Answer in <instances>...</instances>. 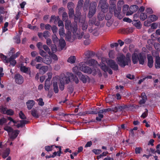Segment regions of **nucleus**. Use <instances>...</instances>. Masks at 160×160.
Segmentation results:
<instances>
[{"mask_svg":"<svg viewBox=\"0 0 160 160\" xmlns=\"http://www.w3.org/2000/svg\"><path fill=\"white\" fill-rule=\"evenodd\" d=\"M88 62L89 65L91 66H94L98 63L97 61L94 59L89 60L88 61Z\"/></svg>","mask_w":160,"mask_h":160,"instance_id":"obj_34","label":"nucleus"},{"mask_svg":"<svg viewBox=\"0 0 160 160\" xmlns=\"http://www.w3.org/2000/svg\"><path fill=\"white\" fill-rule=\"evenodd\" d=\"M69 77L70 78V80H71L72 81L75 82L76 84H78L79 83V80L78 77L72 73H69Z\"/></svg>","mask_w":160,"mask_h":160,"instance_id":"obj_20","label":"nucleus"},{"mask_svg":"<svg viewBox=\"0 0 160 160\" xmlns=\"http://www.w3.org/2000/svg\"><path fill=\"white\" fill-rule=\"evenodd\" d=\"M124 4V1L123 0H119L117 3V5L118 7V10H121V7Z\"/></svg>","mask_w":160,"mask_h":160,"instance_id":"obj_38","label":"nucleus"},{"mask_svg":"<svg viewBox=\"0 0 160 160\" xmlns=\"http://www.w3.org/2000/svg\"><path fill=\"white\" fill-rule=\"evenodd\" d=\"M101 68L103 71L105 72H106L108 71L107 70L109 68L105 64H104V65H102L101 66Z\"/></svg>","mask_w":160,"mask_h":160,"instance_id":"obj_52","label":"nucleus"},{"mask_svg":"<svg viewBox=\"0 0 160 160\" xmlns=\"http://www.w3.org/2000/svg\"><path fill=\"white\" fill-rule=\"evenodd\" d=\"M148 66L150 68H152L153 66V61L152 57L150 55H147Z\"/></svg>","mask_w":160,"mask_h":160,"instance_id":"obj_15","label":"nucleus"},{"mask_svg":"<svg viewBox=\"0 0 160 160\" xmlns=\"http://www.w3.org/2000/svg\"><path fill=\"white\" fill-rule=\"evenodd\" d=\"M10 152V149L9 148H7L3 152H2V157L3 158H5L8 156Z\"/></svg>","mask_w":160,"mask_h":160,"instance_id":"obj_25","label":"nucleus"},{"mask_svg":"<svg viewBox=\"0 0 160 160\" xmlns=\"http://www.w3.org/2000/svg\"><path fill=\"white\" fill-rule=\"evenodd\" d=\"M80 69L83 72L88 74H91L92 71V69L88 66H82L80 67Z\"/></svg>","mask_w":160,"mask_h":160,"instance_id":"obj_13","label":"nucleus"},{"mask_svg":"<svg viewBox=\"0 0 160 160\" xmlns=\"http://www.w3.org/2000/svg\"><path fill=\"white\" fill-rule=\"evenodd\" d=\"M155 21H145L144 22V25L145 26L148 27L150 26L151 23Z\"/></svg>","mask_w":160,"mask_h":160,"instance_id":"obj_57","label":"nucleus"},{"mask_svg":"<svg viewBox=\"0 0 160 160\" xmlns=\"http://www.w3.org/2000/svg\"><path fill=\"white\" fill-rule=\"evenodd\" d=\"M20 124H21L22 128L25 126V124H27L29 122V121L24 119L20 121Z\"/></svg>","mask_w":160,"mask_h":160,"instance_id":"obj_41","label":"nucleus"},{"mask_svg":"<svg viewBox=\"0 0 160 160\" xmlns=\"http://www.w3.org/2000/svg\"><path fill=\"white\" fill-rule=\"evenodd\" d=\"M86 17V14L81 15V13L79 11H77L74 15V20H85Z\"/></svg>","mask_w":160,"mask_h":160,"instance_id":"obj_9","label":"nucleus"},{"mask_svg":"<svg viewBox=\"0 0 160 160\" xmlns=\"http://www.w3.org/2000/svg\"><path fill=\"white\" fill-rule=\"evenodd\" d=\"M48 67L47 66H42L40 67L39 72L42 74H44L48 71Z\"/></svg>","mask_w":160,"mask_h":160,"instance_id":"obj_26","label":"nucleus"},{"mask_svg":"<svg viewBox=\"0 0 160 160\" xmlns=\"http://www.w3.org/2000/svg\"><path fill=\"white\" fill-rule=\"evenodd\" d=\"M53 145L47 146L45 147L46 151L47 152L51 151L52 150V147Z\"/></svg>","mask_w":160,"mask_h":160,"instance_id":"obj_51","label":"nucleus"},{"mask_svg":"<svg viewBox=\"0 0 160 160\" xmlns=\"http://www.w3.org/2000/svg\"><path fill=\"white\" fill-rule=\"evenodd\" d=\"M92 152L96 155H98L102 152V151L100 149H94L92 150Z\"/></svg>","mask_w":160,"mask_h":160,"instance_id":"obj_60","label":"nucleus"},{"mask_svg":"<svg viewBox=\"0 0 160 160\" xmlns=\"http://www.w3.org/2000/svg\"><path fill=\"white\" fill-rule=\"evenodd\" d=\"M15 59L14 58L11 56L9 58H8V63L9 62L10 66H11L12 67L15 66L17 63V61L15 60Z\"/></svg>","mask_w":160,"mask_h":160,"instance_id":"obj_18","label":"nucleus"},{"mask_svg":"<svg viewBox=\"0 0 160 160\" xmlns=\"http://www.w3.org/2000/svg\"><path fill=\"white\" fill-rule=\"evenodd\" d=\"M155 66L156 69L160 68V57L159 56L156 58Z\"/></svg>","mask_w":160,"mask_h":160,"instance_id":"obj_24","label":"nucleus"},{"mask_svg":"<svg viewBox=\"0 0 160 160\" xmlns=\"http://www.w3.org/2000/svg\"><path fill=\"white\" fill-rule=\"evenodd\" d=\"M51 49L52 52L54 53L57 51V48L56 46L54 44H52L51 45Z\"/></svg>","mask_w":160,"mask_h":160,"instance_id":"obj_53","label":"nucleus"},{"mask_svg":"<svg viewBox=\"0 0 160 160\" xmlns=\"http://www.w3.org/2000/svg\"><path fill=\"white\" fill-rule=\"evenodd\" d=\"M132 61L134 64L137 63L138 61V54L134 53L132 55Z\"/></svg>","mask_w":160,"mask_h":160,"instance_id":"obj_21","label":"nucleus"},{"mask_svg":"<svg viewBox=\"0 0 160 160\" xmlns=\"http://www.w3.org/2000/svg\"><path fill=\"white\" fill-rule=\"evenodd\" d=\"M147 17V15L144 13H141L140 15V19L142 20H145Z\"/></svg>","mask_w":160,"mask_h":160,"instance_id":"obj_47","label":"nucleus"},{"mask_svg":"<svg viewBox=\"0 0 160 160\" xmlns=\"http://www.w3.org/2000/svg\"><path fill=\"white\" fill-rule=\"evenodd\" d=\"M79 25L82 27L83 30H85L88 27V22H86V21H78Z\"/></svg>","mask_w":160,"mask_h":160,"instance_id":"obj_16","label":"nucleus"},{"mask_svg":"<svg viewBox=\"0 0 160 160\" xmlns=\"http://www.w3.org/2000/svg\"><path fill=\"white\" fill-rule=\"evenodd\" d=\"M117 59L118 64L122 68H124L126 65H128L129 62H130V60L129 58H126L123 55L117 57Z\"/></svg>","mask_w":160,"mask_h":160,"instance_id":"obj_3","label":"nucleus"},{"mask_svg":"<svg viewBox=\"0 0 160 160\" xmlns=\"http://www.w3.org/2000/svg\"><path fill=\"white\" fill-rule=\"evenodd\" d=\"M4 129L7 131L8 133L12 132L13 130L12 127L8 126H5L4 128Z\"/></svg>","mask_w":160,"mask_h":160,"instance_id":"obj_39","label":"nucleus"},{"mask_svg":"<svg viewBox=\"0 0 160 160\" xmlns=\"http://www.w3.org/2000/svg\"><path fill=\"white\" fill-rule=\"evenodd\" d=\"M38 104L39 105L41 106H42L44 105V103L43 102V99L42 98H39L38 99Z\"/></svg>","mask_w":160,"mask_h":160,"instance_id":"obj_61","label":"nucleus"},{"mask_svg":"<svg viewBox=\"0 0 160 160\" xmlns=\"http://www.w3.org/2000/svg\"><path fill=\"white\" fill-rule=\"evenodd\" d=\"M7 122V120L4 118L0 119V125H2L4 123Z\"/></svg>","mask_w":160,"mask_h":160,"instance_id":"obj_63","label":"nucleus"},{"mask_svg":"<svg viewBox=\"0 0 160 160\" xmlns=\"http://www.w3.org/2000/svg\"><path fill=\"white\" fill-rule=\"evenodd\" d=\"M52 39L54 44H56L58 41V38L57 36L55 34L52 36Z\"/></svg>","mask_w":160,"mask_h":160,"instance_id":"obj_42","label":"nucleus"},{"mask_svg":"<svg viewBox=\"0 0 160 160\" xmlns=\"http://www.w3.org/2000/svg\"><path fill=\"white\" fill-rule=\"evenodd\" d=\"M104 24L103 21H88V31L95 36H98L99 34L98 29L95 28V26L103 27Z\"/></svg>","mask_w":160,"mask_h":160,"instance_id":"obj_1","label":"nucleus"},{"mask_svg":"<svg viewBox=\"0 0 160 160\" xmlns=\"http://www.w3.org/2000/svg\"><path fill=\"white\" fill-rule=\"evenodd\" d=\"M113 10L114 11V16L115 17H117L119 19H121L122 18L123 16L121 15L120 14V10H118V11H117V10H115V9Z\"/></svg>","mask_w":160,"mask_h":160,"instance_id":"obj_30","label":"nucleus"},{"mask_svg":"<svg viewBox=\"0 0 160 160\" xmlns=\"http://www.w3.org/2000/svg\"><path fill=\"white\" fill-rule=\"evenodd\" d=\"M139 106L136 105L128 104V110L133 111L135 109L138 108Z\"/></svg>","mask_w":160,"mask_h":160,"instance_id":"obj_29","label":"nucleus"},{"mask_svg":"<svg viewBox=\"0 0 160 160\" xmlns=\"http://www.w3.org/2000/svg\"><path fill=\"white\" fill-rule=\"evenodd\" d=\"M116 0H110V3L111 4V7L109 8L110 12H111L112 10H114L116 7Z\"/></svg>","mask_w":160,"mask_h":160,"instance_id":"obj_23","label":"nucleus"},{"mask_svg":"<svg viewBox=\"0 0 160 160\" xmlns=\"http://www.w3.org/2000/svg\"><path fill=\"white\" fill-rule=\"evenodd\" d=\"M129 23L132 22V24L137 29H140L142 28V24L140 21H124Z\"/></svg>","mask_w":160,"mask_h":160,"instance_id":"obj_11","label":"nucleus"},{"mask_svg":"<svg viewBox=\"0 0 160 160\" xmlns=\"http://www.w3.org/2000/svg\"><path fill=\"white\" fill-rule=\"evenodd\" d=\"M42 48L46 52H47L50 55L51 54V52L50 50L47 45H43L42 46Z\"/></svg>","mask_w":160,"mask_h":160,"instance_id":"obj_40","label":"nucleus"},{"mask_svg":"<svg viewBox=\"0 0 160 160\" xmlns=\"http://www.w3.org/2000/svg\"><path fill=\"white\" fill-rule=\"evenodd\" d=\"M74 14V11L73 9H69L68 14L70 18L72 17Z\"/></svg>","mask_w":160,"mask_h":160,"instance_id":"obj_55","label":"nucleus"},{"mask_svg":"<svg viewBox=\"0 0 160 160\" xmlns=\"http://www.w3.org/2000/svg\"><path fill=\"white\" fill-rule=\"evenodd\" d=\"M1 58L4 63H8V58L7 57L2 53L0 54Z\"/></svg>","mask_w":160,"mask_h":160,"instance_id":"obj_37","label":"nucleus"},{"mask_svg":"<svg viewBox=\"0 0 160 160\" xmlns=\"http://www.w3.org/2000/svg\"><path fill=\"white\" fill-rule=\"evenodd\" d=\"M107 0H100L99 1V6L100 7L102 12H106L108 9V4L107 3Z\"/></svg>","mask_w":160,"mask_h":160,"instance_id":"obj_5","label":"nucleus"},{"mask_svg":"<svg viewBox=\"0 0 160 160\" xmlns=\"http://www.w3.org/2000/svg\"><path fill=\"white\" fill-rule=\"evenodd\" d=\"M49 36L50 32L48 31H45L43 33V36L45 39H47Z\"/></svg>","mask_w":160,"mask_h":160,"instance_id":"obj_49","label":"nucleus"},{"mask_svg":"<svg viewBox=\"0 0 160 160\" xmlns=\"http://www.w3.org/2000/svg\"><path fill=\"white\" fill-rule=\"evenodd\" d=\"M70 82V78L69 77L66 76L65 74H63L60 76V83H65L66 84Z\"/></svg>","mask_w":160,"mask_h":160,"instance_id":"obj_10","label":"nucleus"},{"mask_svg":"<svg viewBox=\"0 0 160 160\" xmlns=\"http://www.w3.org/2000/svg\"><path fill=\"white\" fill-rule=\"evenodd\" d=\"M97 6V3L95 2H93L90 3L89 8V12L88 15L89 18L92 17L95 13L96 11Z\"/></svg>","mask_w":160,"mask_h":160,"instance_id":"obj_4","label":"nucleus"},{"mask_svg":"<svg viewBox=\"0 0 160 160\" xmlns=\"http://www.w3.org/2000/svg\"><path fill=\"white\" fill-rule=\"evenodd\" d=\"M146 58V56L142 53L138 54V61L140 64L143 65L144 63V60Z\"/></svg>","mask_w":160,"mask_h":160,"instance_id":"obj_14","label":"nucleus"},{"mask_svg":"<svg viewBox=\"0 0 160 160\" xmlns=\"http://www.w3.org/2000/svg\"><path fill=\"white\" fill-rule=\"evenodd\" d=\"M74 4L72 2H68V3L67 7L68 10L71 9H73V8L74 7Z\"/></svg>","mask_w":160,"mask_h":160,"instance_id":"obj_54","label":"nucleus"},{"mask_svg":"<svg viewBox=\"0 0 160 160\" xmlns=\"http://www.w3.org/2000/svg\"><path fill=\"white\" fill-rule=\"evenodd\" d=\"M76 58L75 56H71L68 59L67 61L71 63H73L75 62Z\"/></svg>","mask_w":160,"mask_h":160,"instance_id":"obj_35","label":"nucleus"},{"mask_svg":"<svg viewBox=\"0 0 160 160\" xmlns=\"http://www.w3.org/2000/svg\"><path fill=\"white\" fill-rule=\"evenodd\" d=\"M62 20H67L68 18V15L67 13L64 12L62 14Z\"/></svg>","mask_w":160,"mask_h":160,"instance_id":"obj_58","label":"nucleus"},{"mask_svg":"<svg viewBox=\"0 0 160 160\" xmlns=\"http://www.w3.org/2000/svg\"><path fill=\"white\" fill-rule=\"evenodd\" d=\"M59 33L61 37H63L65 36V33L64 32V28L61 27L59 29Z\"/></svg>","mask_w":160,"mask_h":160,"instance_id":"obj_43","label":"nucleus"},{"mask_svg":"<svg viewBox=\"0 0 160 160\" xmlns=\"http://www.w3.org/2000/svg\"><path fill=\"white\" fill-rule=\"evenodd\" d=\"M141 98L142 99L140 100L139 102L140 104L142 105L144 104L146 102L147 99V97L145 92H142L141 94Z\"/></svg>","mask_w":160,"mask_h":160,"instance_id":"obj_17","label":"nucleus"},{"mask_svg":"<svg viewBox=\"0 0 160 160\" xmlns=\"http://www.w3.org/2000/svg\"><path fill=\"white\" fill-rule=\"evenodd\" d=\"M98 117H97L96 118V119L98 121H101V119L103 117V115L102 113H99L98 112Z\"/></svg>","mask_w":160,"mask_h":160,"instance_id":"obj_45","label":"nucleus"},{"mask_svg":"<svg viewBox=\"0 0 160 160\" xmlns=\"http://www.w3.org/2000/svg\"><path fill=\"white\" fill-rule=\"evenodd\" d=\"M65 45V41L63 39H60V40H59V45L60 47L61 50L63 49Z\"/></svg>","mask_w":160,"mask_h":160,"instance_id":"obj_28","label":"nucleus"},{"mask_svg":"<svg viewBox=\"0 0 160 160\" xmlns=\"http://www.w3.org/2000/svg\"><path fill=\"white\" fill-rule=\"evenodd\" d=\"M87 54L88 57H90L94 56L95 54V53L93 52L88 51H87Z\"/></svg>","mask_w":160,"mask_h":160,"instance_id":"obj_62","label":"nucleus"},{"mask_svg":"<svg viewBox=\"0 0 160 160\" xmlns=\"http://www.w3.org/2000/svg\"><path fill=\"white\" fill-rule=\"evenodd\" d=\"M8 22H6L4 24V26L2 27V32H4L8 30V28L7 27H8Z\"/></svg>","mask_w":160,"mask_h":160,"instance_id":"obj_48","label":"nucleus"},{"mask_svg":"<svg viewBox=\"0 0 160 160\" xmlns=\"http://www.w3.org/2000/svg\"><path fill=\"white\" fill-rule=\"evenodd\" d=\"M89 2V0H86L85 1L84 4V9L85 8L86 10L87 9L88 6Z\"/></svg>","mask_w":160,"mask_h":160,"instance_id":"obj_56","label":"nucleus"},{"mask_svg":"<svg viewBox=\"0 0 160 160\" xmlns=\"http://www.w3.org/2000/svg\"><path fill=\"white\" fill-rule=\"evenodd\" d=\"M31 112V114L33 117L36 118H38L39 117L37 110L33 108Z\"/></svg>","mask_w":160,"mask_h":160,"instance_id":"obj_27","label":"nucleus"},{"mask_svg":"<svg viewBox=\"0 0 160 160\" xmlns=\"http://www.w3.org/2000/svg\"><path fill=\"white\" fill-rule=\"evenodd\" d=\"M35 104V102L33 100H29L26 102L27 108L29 110H31Z\"/></svg>","mask_w":160,"mask_h":160,"instance_id":"obj_19","label":"nucleus"},{"mask_svg":"<svg viewBox=\"0 0 160 160\" xmlns=\"http://www.w3.org/2000/svg\"><path fill=\"white\" fill-rule=\"evenodd\" d=\"M34 61H36L37 62H43V58L39 56H37L34 59Z\"/></svg>","mask_w":160,"mask_h":160,"instance_id":"obj_46","label":"nucleus"},{"mask_svg":"<svg viewBox=\"0 0 160 160\" xmlns=\"http://www.w3.org/2000/svg\"><path fill=\"white\" fill-rule=\"evenodd\" d=\"M77 75L80 80L84 83H86L88 80L90 81V79L88 76L86 75L82 74L81 72H78L77 73Z\"/></svg>","mask_w":160,"mask_h":160,"instance_id":"obj_7","label":"nucleus"},{"mask_svg":"<svg viewBox=\"0 0 160 160\" xmlns=\"http://www.w3.org/2000/svg\"><path fill=\"white\" fill-rule=\"evenodd\" d=\"M108 65L114 71H117L118 70V66L116 62L112 59L109 60L107 62Z\"/></svg>","mask_w":160,"mask_h":160,"instance_id":"obj_6","label":"nucleus"},{"mask_svg":"<svg viewBox=\"0 0 160 160\" xmlns=\"http://www.w3.org/2000/svg\"><path fill=\"white\" fill-rule=\"evenodd\" d=\"M14 78L16 82L18 84H21L23 83L24 81L23 77L19 74H16Z\"/></svg>","mask_w":160,"mask_h":160,"instance_id":"obj_8","label":"nucleus"},{"mask_svg":"<svg viewBox=\"0 0 160 160\" xmlns=\"http://www.w3.org/2000/svg\"><path fill=\"white\" fill-rule=\"evenodd\" d=\"M134 28H128L123 29L122 32L123 33L128 34L132 32Z\"/></svg>","mask_w":160,"mask_h":160,"instance_id":"obj_22","label":"nucleus"},{"mask_svg":"<svg viewBox=\"0 0 160 160\" xmlns=\"http://www.w3.org/2000/svg\"><path fill=\"white\" fill-rule=\"evenodd\" d=\"M6 114H7V115H12L13 114L14 112L12 110L9 109L6 111Z\"/></svg>","mask_w":160,"mask_h":160,"instance_id":"obj_64","label":"nucleus"},{"mask_svg":"<svg viewBox=\"0 0 160 160\" xmlns=\"http://www.w3.org/2000/svg\"><path fill=\"white\" fill-rule=\"evenodd\" d=\"M103 12L99 13L98 16V20H103L104 18L105 15Z\"/></svg>","mask_w":160,"mask_h":160,"instance_id":"obj_36","label":"nucleus"},{"mask_svg":"<svg viewBox=\"0 0 160 160\" xmlns=\"http://www.w3.org/2000/svg\"><path fill=\"white\" fill-rule=\"evenodd\" d=\"M53 91L55 93H57L58 92V88L57 82H54L53 83Z\"/></svg>","mask_w":160,"mask_h":160,"instance_id":"obj_31","label":"nucleus"},{"mask_svg":"<svg viewBox=\"0 0 160 160\" xmlns=\"http://www.w3.org/2000/svg\"><path fill=\"white\" fill-rule=\"evenodd\" d=\"M19 117L21 119H25L27 118L26 117L22 111H20L19 113Z\"/></svg>","mask_w":160,"mask_h":160,"instance_id":"obj_44","label":"nucleus"},{"mask_svg":"<svg viewBox=\"0 0 160 160\" xmlns=\"http://www.w3.org/2000/svg\"><path fill=\"white\" fill-rule=\"evenodd\" d=\"M138 8V7L137 5H133L130 7V11H128L126 12L127 15H132L134 12H135Z\"/></svg>","mask_w":160,"mask_h":160,"instance_id":"obj_12","label":"nucleus"},{"mask_svg":"<svg viewBox=\"0 0 160 160\" xmlns=\"http://www.w3.org/2000/svg\"><path fill=\"white\" fill-rule=\"evenodd\" d=\"M18 132V131H14L12 132V133L10 136V138L14 139L16 138L19 134Z\"/></svg>","mask_w":160,"mask_h":160,"instance_id":"obj_32","label":"nucleus"},{"mask_svg":"<svg viewBox=\"0 0 160 160\" xmlns=\"http://www.w3.org/2000/svg\"><path fill=\"white\" fill-rule=\"evenodd\" d=\"M50 82H48V80H46L45 81L44 89L46 91H48L50 88Z\"/></svg>","mask_w":160,"mask_h":160,"instance_id":"obj_33","label":"nucleus"},{"mask_svg":"<svg viewBox=\"0 0 160 160\" xmlns=\"http://www.w3.org/2000/svg\"><path fill=\"white\" fill-rule=\"evenodd\" d=\"M20 70L21 71L23 72L26 73L27 72H28V69L27 68L24 66H23L21 67L20 68Z\"/></svg>","mask_w":160,"mask_h":160,"instance_id":"obj_59","label":"nucleus"},{"mask_svg":"<svg viewBox=\"0 0 160 160\" xmlns=\"http://www.w3.org/2000/svg\"><path fill=\"white\" fill-rule=\"evenodd\" d=\"M83 2L84 1L83 0H79L78 2L77 8L79 9L80 8L82 7V6Z\"/></svg>","mask_w":160,"mask_h":160,"instance_id":"obj_50","label":"nucleus"},{"mask_svg":"<svg viewBox=\"0 0 160 160\" xmlns=\"http://www.w3.org/2000/svg\"><path fill=\"white\" fill-rule=\"evenodd\" d=\"M65 21L66 29L68 30H71L73 33H76L78 28L77 21H74V22L72 23H71L70 21Z\"/></svg>","mask_w":160,"mask_h":160,"instance_id":"obj_2","label":"nucleus"}]
</instances>
